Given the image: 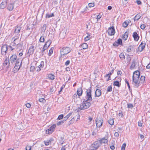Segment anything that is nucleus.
I'll return each instance as SVG.
<instances>
[{
	"label": "nucleus",
	"instance_id": "obj_3",
	"mask_svg": "<svg viewBox=\"0 0 150 150\" xmlns=\"http://www.w3.org/2000/svg\"><path fill=\"white\" fill-rule=\"evenodd\" d=\"M132 77V84L134 85L135 88H138L139 86V78L137 77V76Z\"/></svg>",
	"mask_w": 150,
	"mask_h": 150
},
{
	"label": "nucleus",
	"instance_id": "obj_58",
	"mask_svg": "<svg viewBox=\"0 0 150 150\" xmlns=\"http://www.w3.org/2000/svg\"><path fill=\"white\" fill-rule=\"evenodd\" d=\"M114 71V69H113L112 71H112V72H110V73L109 74H107L106 75H105V76L106 77H109V76H110V75H111L113 73V71Z\"/></svg>",
	"mask_w": 150,
	"mask_h": 150
},
{
	"label": "nucleus",
	"instance_id": "obj_2",
	"mask_svg": "<svg viewBox=\"0 0 150 150\" xmlns=\"http://www.w3.org/2000/svg\"><path fill=\"white\" fill-rule=\"evenodd\" d=\"M71 50V49L69 47H64L60 49V54L61 57L69 53Z\"/></svg>",
	"mask_w": 150,
	"mask_h": 150
},
{
	"label": "nucleus",
	"instance_id": "obj_13",
	"mask_svg": "<svg viewBox=\"0 0 150 150\" xmlns=\"http://www.w3.org/2000/svg\"><path fill=\"white\" fill-rule=\"evenodd\" d=\"M35 50L34 47L33 46H31L29 47L27 53V54L29 56L32 54Z\"/></svg>",
	"mask_w": 150,
	"mask_h": 150
},
{
	"label": "nucleus",
	"instance_id": "obj_47",
	"mask_svg": "<svg viewBox=\"0 0 150 150\" xmlns=\"http://www.w3.org/2000/svg\"><path fill=\"white\" fill-rule=\"evenodd\" d=\"M39 101L41 103H44L45 102L46 100L45 99L43 98H41L39 99Z\"/></svg>",
	"mask_w": 150,
	"mask_h": 150
},
{
	"label": "nucleus",
	"instance_id": "obj_46",
	"mask_svg": "<svg viewBox=\"0 0 150 150\" xmlns=\"http://www.w3.org/2000/svg\"><path fill=\"white\" fill-rule=\"evenodd\" d=\"M112 88L111 86H109L108 87L107 91L108 92H111L112 91Z\"/></svg>",
	"mask_w": 150,
	"mask_h": 150
},
{
	"label": "nucleus",
	"instance_id": "obj_1",
	"mask_svg": "<svg viewBox=\"0 0 150 150\" xmlns=\"http://www.w3.org/2000/svg\"><path fill=\"white\" fill-rule=\"evenodd\" d=\"M86 92V95L83 100H84V101L85 102L88 101L91 102L92 100L91 93V87H90L87 89Z\"/></svg>",
	"mask_w": 150,
	"mask_h": 150
},
{
	"label": "nucleus",
	"instance_id": "obj_39",
	"mask_svg": "<svg viewBox=\"0 0 150 150\" xmlns=\"http://www.w3.org/2000/svg\"><path fill=\"white\" fill-rule=\"evenodd\" d=\"M54 15L53 13H52L51 14H47L46 15V18H49L51 17H54Z\"/></svg>",
	"mask_w": 150,
	"mask_h": 150
},
{
	"label": "nucleus",
	"instance_id": "obj_10",
	"mask_svg": "<svg viewBox=\"0 0 150 150\" xmlns=\"http://www.w3.org/2000/svg\"><path fill=\"white\" fill-rule=\"evenodd\" d=\"M146 42L145 41H142L141 44L138 47V50L140 51L141 52L144 49L145 46L146 45Z\"/></svg>",
	"mask_w": 150,
	"mask_h": 150
},
{
	"label": "nucleus",
	"instance_id": "obj_38",
	"mask_svg": "<svg viewBox=\"0 0 150 150\" xmlns=\"http://www.w3.org/2000/svg\"><path fill=\"white\" fill-rule=\"evenodd\" d=\"M72 112H70L65 117H64V119L65 120H66L72 115Z\"/></svg>",
	"mask_w": 150,
	"mask_h": 150
},
{
	"label": "nucleus",
	"instance_id": "obj_56",
	"mask_svg": "<svg viewBox=\"0 0 150 150\" xmlns=\"http://www.w3.org/2000/svg\"><path fill=\"white\" fill-rule=\"evenodd\" d=\"M46 25L45 24H44L43 25V26L42 27V29L43 30H44L45 31L46 28Z\"/></svg>",
	"mask_w": 150,
	"mask_h": 150
},
{
	"label": "nucleus",
	"instance_id": "obj_27",
	"mask_svg": "<svg viewBox=\"0 0 150 150\" xmlns=\"http://www.w3.org/2000/svg\"><path fill=\"white\" fill-rule=\"evenodd\" d=\"M145 77L144 76H142L140 79L139 81V84L143 83L145 81Z\"/></svg>",
	"mask_w": 150,
	"mask_h": 150
},
{
	"label": "nucleus",
	"instance_id": "obj_63",
	"mask_svg": "<svg viewBox=\"0 0 150 150\" xmlns=\"http://www.w3.org/2000/svg\"><path fill=\"white\" fill-rule=\"evenodd\" d=\"M48 46L46 44H45L44 45L43 47L42 48L43 49L46 50L48 47Z\"/></svg>",
	"mask_w": 150,
	"mask_h": 150
},
{
	"label": "nucleus",
	"instance_id": "obj_21",
	"mask_svg": "<svg viewBox=\"0 0 150 150\" xmlns=\"http://www.w3.org/2000/svg\"><path fill=\"white\" fill-rule=\"evenodd\" d=\"M13 4H8L7 6V9L9 11H11L14 8Z\"/></svg>",
	"mask_w": 150,
	"mask_h": 150
},
{
	"label": "nucleus",
	"instance_id": "obj_51",
	"mask_svg": "<svg viewBox=\"0 0 150 150\" xmlns=\"http://www.w3.org/2000/svg\"><path fill=\"white\" fill-rule=\"evenodd\" d=\"M127 108H132L133 107V105L131 103H128L127 104Z\"/></svg>",
	"mask_w": 150,
	"mask_h": 150
},
{
	"label": "nucleus",
	"instance_id": "obj_6",
	"mask_svg": "<svg viewBox=\"0 0 150 150\" xmlns=\"http://www.w3.org/2000/svg\"><path fill=\"white\" fill-rule=\"evenodd\" d=\"M96 122L97 127H100L102 125L103 120L101 118H97L96 120Z\"/></svg>",
	"mask_w": 150,
	"mask_h": 150
},
{
	"label": "nucleus",
	"instance_id": "obj_37",
	"mask_svg": "<svg viewBox=\"0 0 150 150\" xmlns=\"http://www.w3.org/2000/svg\"><path fill=\"white\" fill-rule=\"evenodd\" d=\"M126 59L127 60V62L128 64L129 63L131 60V58L130 56L129 55H127V56L126 57Z\"/></svg>",
	"mask_w": 150,
	"mask_h": 150
},
{
	"label": "nucleus",
	"instance_id": "obj_57",
	"mask_svg": "<svg viewBox=\"0 0 150 150\" xmlns=\"http://www.w3.org/2000/svg\"><path fill=\"white\" fill-rule=\"evenodd\" d=\"M94 6V3H89L88 4V6L89 7H93Z\"/></svg>",
	"mask_w": 150,
	"mask_h": 150
},
{
	"label": "nucleus",
	"instance_id": "obj_31",
	"mask_svg": "<svg viewBox=\"0 0 150 150\" xmlns=\"http://www.w3.org/2000/svg\"><path fill=\"white\" fill-rule=\"evenodd\" d=\"M19 41L17 42L16 46H15V48H16V49H17L18 48L20 49L22 47V45L21 43H18Z\"/></svg>",
	"mask_w": 150,
	"mask_h": 150
},
{
	"label": "nucleus",
	"instance_id": "obj_20",
	"mask_svg": "<svg viewBox=\"0 0 150 150\" xmlns=\"http://www.w3.org/2000/svg\"><path fill=\"white\" fill-rule=\"evenodd\" d=\"M99 141L100 142L101 145L102 144V143H107L108 142V140L104 138L100 139Z\"/></svg>",
	"mask_w": 150,
	"mask_h": 150
},
{
	"label": "nucleus",
	"instance_id": "obj_8",
	"mask_svg": "<svg viewBox=\"0 0 150 150\" xmlns=\"http://www.w3.org/2000/svg\"><path fill=\"white\" fill-rule=\"evenodd\" d=\"M56 125H53L50 127L49 129L46 131V133L47 134H50L54 131Z\"/></svg>",
	"mask_w": 150,
	"mask_h": 150
},
{
	"label": "nucleus",
	"instance_id": "obj_14",
	"mask_svg": "<svg viewBox=\"0 0 150 150\" xmlns=\"http://www.w3.org/2000/svg\"><path fill=\"white\" fill-rule=\"evenodd\" d=\"M8 0H3L2 2L0 4V8L3 9L5 8L7 5Z\"/></svg>",
	"mask_w": 150,
	"mask_h": 150
},
{
	"label": "nucleus",
	"instance_id": "obj_45",
	"mask_svg": "<svg viewBox=\"0 0 150 150\" xmlns=\"http://www.w3.org/2000/svg\"><path fill=\"white\" fill-rule=\"evenodd\" d=\"M65 121H66V120H65L64 119L62 121H60L57 123V125H59L62 124V123H64Z\"/></svg>",
	"mask_w": 150,
	"mask_h": 150
},
{
	"label": "nucleus",
	"instance_id": "obj_55",
	"mask_svg": "<svg viewBox=\"0 0 150 150\" xmlns=\"http://www.w3.org/2000/svg\"><path fill=\"white\" fill-rule=\"evenodd\" d=\"M35 67L34 66H32L30 68V71L31 72H33L35 70Z\"/></svg>",
	"mask_w": 150,
	"mask_h": 150
},
{
	"label": "nucleus",
	"instance_id": "obj_22",
	"mask_svg": "<svg viewBox=\"0 0 150 150\" xmlns=\"http://www.w3.org/2000/svg\"><path fill=\"white\" fill-rule=\"evenodd\" d=\"M128 32H126L123 35L122 38V39L124 40H126L128 38Z\"/></svg>",
	"mask_w": 150,
	"mask_h": 150
},
{
	"label": "nucleus",
	"instance_id": "obj_5",
	"mask_svg": "<svg viewBox=\"0 0 150 150\" xmlns=\"http://www.w3.org/2000/svg\"><path fill=\"white\" fill-rule=\"evenodd\" d=\"M100 145V143L99 140L96 141L92 145L93 149H91L90 150H96L97 149Z\"/></svg>",
	"mask_w": 150,
	"mask_h": 150
},
{
	"label": "nucleus",
	"instance_id": "obj_32",
	"mask_svg": "<svg viewBox=\"0 0 150 150\" xmlns=\"http://www.w3.org/2000/svg\"><path fill=\"white\" fill-rule=\"evenodd\" d=\"M141 16L139 14H137L134 17V21H138L141 18Z\"/></svg>",
	"mask_w": 150,
	"mask_h": 150
},
{
	"label": "nucleus",
	"instance_id": "obj_33",
	"mask_svg": "<svg viewBox=\"0 0 150 150\" xmlns=\"http://www.w3.org/2000/svg\"><path fill=\"white\" fill-rule=\"evenodd\" d=\"M48 78L51 80H54V76L52 74H48Z\"/></svg>",
	"mask_w": 150,
	"mask_h": 150
},
{
	"label": "nucleus",
	"instance_id": "obj_62",
	"mask_svg": "<svg viewBox=\"0 0 150 150\" xmlns=\"http://www.w3.org/2000/svg\"><path fill=\"white\" fill-rule=\"evenodd\" d=\"M131 47L130 46L129 47H128L127 50V52H130L131 51Z\"/></svg>",
	"mask_w": 150,
	"mask_h": 150
},
{
	"label": "nucleus",
	"instance_id": "obj_52",
	"mask_svg": "<svg viewBox=\"0 0 150 150\" xmlns=\"http://www.w3.org/2000/svg\"><path fill=\"white\" fill-rule=\"evenodd\" d=\"M52 42L50 40H49L47 42H46V43H45V44H47V45L48 46V47H49L50 45L51 44Z\"/></svg>",
	"mask_w": 150,
	"mask_h": 150
},
{
	"label": "nucleus",
	"instance_id": "obj_43",
	"mask_svg": "<svg viewBox=\"0 0 150 150\" xmlns=\"http://www.w3.org/2000/svg\"><path fill=\"white\" fill-rule=\"evenodd\" d=\"M44 65V63L43 61H41L40 62V64L38 66L40 68H42Z\"/></svg>",
	"mask_w": 150,
	"mask_h": 150
},
{
	"label": "nucleus",
	"instance_id": "obj_4",
	"mask_svg": "<svg viewBox=\"0 0 150 150\" xmlns=\"http://www.w3.org/2000/svg\"><path fill=\"white\" fill-rule=\"evenodd\" d=\"M91 103L89 102H86L80 105V110H84L88 108L91 105Z\"/></svg>",
	"mask_w": 150,
	"mask_h": 150
},
{
	"label": "nucleus",
	"instance_id": "obj_7",
	"mask_svg": "<svg viewBox=\"0 0 150 150\" xmlns=\"http://www.w3.org/2000/svg\"><path fill=\"white\" fill-rule=\"evenodd\" d=\"M108 34L110 36L114 35L115 33V30L113 26L109 28L107 31Z\"/></svg>",
	"mask_w": 150,
	"mask_h": 150
},
{
	"label": "nucleus",
	"instance_id": "obj_25",
	"mask_svg": "<svg viewBox=\"0 0 150 150\" xmlns=\"http://www.w3.org/2000/svg\"><path fill=\"white\" fill-rule=\"evenodd\" d=\"M137 63L136 62L135 60H134L132 61V64L130 67V69H134L136 64Z\"/></svg>",
	"mask_w": 150,
	"mask_h": 150
},
{
	"label": "nucleus",
	"instance_id": "obj_59",
	"mask_svg": "<svg viewBox=\"0 0 150 150\" xmlns=\"http://www.w3.org/2000/svg\"><path fill=\"white\" fill-rule=\"evenodd\" d=\"M140 28L142 29H144L146 27V25L145 24H142L141 26H140Z\"/></svg>",
	"mask_w": 150,
	"mask_h": 150
},
{
	"label": "nucleus",
	"instance_id": "obj_60",
	"mask_svg": "<svg viewBox=\"0 0 150 150\" xmlns=\"http://www.w3.org/2000/svg\"><path fill=\"white\" fill-rule=\"evenodd\" d=\"M136 2L137 3V4L138 5H141L142 4V2L139 0H136Z\"/></svg>",
	"mask_w": 150,
	"mask_h": 150
},
{
	"label": "nucleus",
	"instance_id": "obj_9",
	"mask_svg": "<svg viewBox=\"0 0 150 150\" xmlns=\"http://www.w3.org/2000/svg\"><path fill=\"white\" fill-rule=\"evenodd\" d=\"M21 30V27L20 26H17L15 28L14 33L16 35V37L17 38H19L20 36L19 33Z\"/></svg>",
	"mask_w": 150,
	"mask_h": 150
},
{
	"label": "nucleus",
	"instance_id": "obj_36",
	"mask_svg": "<svg viewBox=\"0 0 150 150\" xmlns=\"http://www.w3.org/2000/svg\"><path fill=\"white\" fill-rule=\"evenodd\" d=\"M108 123L111 125H113L114 124V120L113 119H110L108 120Z\"/></svg>",
	"mask_w": 150,
	"mask_h": 150
},
{
	"label": "nucleus",
	"instance_id": "obj_44",
	"mask_svg": "<svg viewBox=\"0 0 150 150\" xmlns=\"http://www.w3.org/2000/svg\"><path fill=\"white\" fill-rule=\"evenodd\" d=\"M128 24V23H127L126 21H125L122 24V26L124 28L126 27Z\"/></svg>",
	"mask_w": 150,
	"mask_h": 150
},
{
	"label": "nucleus",
	"instance_id": "obj_29",
	"mask_svg": "<svg viewBox=\"0 0 150 150\" xmlns=\"http://www.w3.org/2000/svg\"><path fill=\"white\" fill-rule=\"evenodd\" d=\"M113 85L114 86H116L118 87H120L121 85V83L118 81H115L113 83Z\"/></svg>",
	"mask_w": 150,
	"mask_h": 150
},
{
	"label": "nucleus",
	"instance_id": "obj_28",
	"mask_svg": "<svg viewBox=\"0 0 150 150\" xmlns=\"http://www.w3.org/2000/svg\"><path fill=\"white\" fill-rule=\"evenodd\" d=\"M17 40H18L19 41H20V40L18 38H16L14 39V41L11 43V45L13 47H15L16 46L17 44V42H15Z\"/></svg>",
	"mask_w": 150,
	"mask_h": 150
},
{
	"label": "nucleus",
	"instance_id": "obj_11",
	"mask_svg": "<svg viewBox=\"0 0 150 150\" xmlns=\"http://www.w3.org/2000/svg\"><path fill=\"white\" fill-rule=\"evenodd\" d=\"M7 51V46L6 45H4L1 47V52L2 54L6 55Z\"/></svg>",
	"mask_w": 150,
	"mask_h": 150
},
{
	"label": "nucleus",
	"instance_id": "obj_24",
	"mask_svg": "<svg viewBox=\"0 0 150 150\" xmlns=\"http://www.w3.org/2000/svg\"><path fill=\"white\" fill-rule=\"evenodd\" d=\"M140 76V73L138 71H134L133 74V76L136 77L135 76H137V77L139 78Z\"/></svg>",
	"mask_w": 150,
	"mask_h": 150
},
{
	"label": "nucleus",
	"instance_id": "obj_48",
	"mask_svg": "<svg viewBox=\"0 0 150 150\" xmlns=\"http://www.w3.org/2000/svg\"><path fill=\"white\" fill-rule=\"evenodd\" d=\"M146 125L148 127H150V120L146 121Z\"/></svg>",
	"mask_w": 150,
	"mask_h": 150
},
{
	"label": "nucleus",
	"instance_id": "obj_53",
	"mask_svg": "<svg viewBox=\"0 0 150 150\" xmlns=\"http://www.w3.org/2000/svg\"><path fill=\"white\" fill-rule=\"evenodd\" d=\"M64 117V115L63 114H61L57 118L58 120H60L62 119Z\"/></svg>",
	"mask_w": 150,
	"mask_h": 150
},
{
	"label": "nucleus",
	"instance_id": "obj_18",
	"mask_svg": "<svg viewBox=\"0 0 150 150\" xmlns=\"http://www.w3.org/2000/svg\"><path fill=\"white\" fill-rule=\"evenodd\" d=\"M133 37L134 40L136 41H138L139 38V36L136 32H135L133 33Z\"/></svg>",
	"mask_w": 150,
	"mask_h": 150
},
{
	"label": "nucleus",
	"instance_id": "obj_42",
	"mask_svg": "<svg viewBox=\"0 0 150 150\" xmlns=\"http://www.w3.org/2000/svg\"><path fill=\"white\" fill-rule=\"evenodd\" d=\"M116 42L119 45H122V40L120 39H119Z\"/></svg>",
	"mask_w": 150,
	"mask_h": 150
},
{
	"label": "nucleus",
	"instance_id": "obj_15",
	"mask_svg": "<svg viewBox=\"0 0 150 150\" xmlns=\"http://www.w3.org/2000/svg\"><path fill=\"white\" fill-rule=\"evenodd\" d=\"M16 54H13L9 60L11 63L13 64V63L15 62L16 60Z\"/></svg>",
	"mask_w": 150,
	"mask_h": 150
},
{
	"label": "nucleus",
	"instance_id": "obj_19",
	"mask_svg": "<svg viewBox=\"0 0 150 150\" xmlns=\"http://www.w3.org/2000/svg\"><path fill=\"white\" fill-rule=\"evenodd\" d=\"M83 93V90L82 88L81 87L79 88L77 91V94L79 96H81Z\"/></svg>",
	"mask_w": 150,
	"mask_h": 150
},
{
	"label": "nucleus",
	"instance_id": "obj_54",
	"mask_svg": "<svg viewBox=\"0 0 150 150\" xmlns=\"http://www.w3.org/2000/svg\"><path fill=\"white\" fill-rule=\"evenodd\" d=\"M125 83L127 84V86H128V88L130 90V87L129 85V83L128 81H127V79H125Z\"/></svg>",
	"mask_w": 150,
	"mask_h": 150
},
{
	"label": "nucleus",
	"instance_id": "obj_35",
	"mask_svg": "<svg viewBox=\"0 0 150 150\" xmlns=\"http://www.w3.org/2000/svg\"><path fill=\"white\" fill-rule=\"evenodd\" d=\"M102 17V16L101 15H98L97 16L96 18H95V19H96V21H93L94 23H96L98 21V20L100 19Z\"/></svg>",
	"mask_w": 150,
	"mask_h": 150
},
{
	"label": "nucleus",
	"instance_id": "obj_34",
	"mask_svg": "<svg viewBox=\"0 0 150 150\" xmlns=\"http://www.w3.org/2000/svg\"><path fill=\"white\" fill-rule=\"evenodd\" d=\"M81 47L83 49H86L88 47V45L86 43H84L81 45Z\"/></svg>",
	"mask_w": 150,
	"mask_h": 150
},
{
	"label": "nucleus",
	"instance_id": "obj_41",
	"mask_svg": "<svg viewBox=\"0 0 150 150\" xmlns=\"http://www.w3.org/2000/svg\"><path fill=\"white\" fill-rule=\"evenodd\" d=\"M54 48L52 47L49 50V55L50 56L51 55V54H52Z\"/></svg>",
	"mask_w": 150,
	"mask_h": 150
},
{
	"label": "nucleus",
	"instance_id": "obj_40",
	"mask_svg": "<svg viewBox=\"0 0 150 150\" xmlns=\"http://www.w3.org/2000/svg\"><path fill=\"white\" fill-rule=\"evenodd\" d=\"M119 57L122 60H123L125 58V56L124 54L122 53L120 54L119 55Z\"/></svg>",
	"mask_w": 150,
	"mask_h": 150
},
{
	"label": "nucleus",
	"instance_id": "obj_61",
	"mask_svg": "<svg viewBox=\"0 0 150 150\" xmlns=\"http://www.w3.org/2000/svg\"><path fill=\"white\" fill-rule=\"evenodd\" d=\"M70 63V61L69 60H68L65 63V65L66 66H67Z\"/></svg>",
	"mask_w": 150,
	"mask_h": 150
},
{
	"label": "nucleus",
	"instance_id": "obj_16",
	"mask_svg": "<svg viewBox=\"0 0 150 150\" xmlns=\"http://www.w3.org/2000/svg\"><path fill=\"white\" fill-rule=\"evenodd\" d=\"M10 62L9 61V59L8 60L7 57L4 61V66L6 65V68H9Z\"/></svg>",
	"mask_w": 150,
	"mask_h": 150
},
{
	"label": "nucleus",
	"instance_id": "obj_23",
	"mask_svg": "<svg viewBox=\"0 0 150 150\" xmlns=\"http://www.w3.org/2000/svg\"><path fill=\"white\" fill-rule=\"evenodd\" d=\"M53 141V138H50L49 140H47V141H44V143L46 146L49 145V144L52 142Z\"/></svg>",
	"mask_w": 150,
	"mask_h": 150
},
{
	"label": "nucleus",
	"instance_id": "obj_30",
	"mask_svg": "<svg viewBox=\"0 0 150 150\" xmlns=\"http://www.w3.org/2000/svg\"><path fill=\"white\" fill-rule=\"evenodd\" d=\"M20 67H21L20 66L15 64V65L13 69L14 71H17L19 69Z\"/></svg>",
	"mask_w": 150,
	"mask_h": 150
},
{
	"label": "nucleus",
	"instance_id": "obj_17",
	"mask_svg": "<svg viewBox=\"0 0 150 150\" xmlns=\"http://www.w3.org/2000/svg\"><path fill=\"white\" fill-rule=\"evenodd\" d=\"M101 91L100 89H98L96 90L95 93V97H99L101 95Z\"/></svg>",
	"mask_w": 150,
	"mask_h": 150
},
{
	"label": "nucleus",
	"instance_id": "obj_64",
	"mask_svg": "<svg viewBox=\"0 0 150 150\" xmlns=\"http://www.w3.org/2000/svg\"><path fill=\"white\" fill-rule=\"evenodd\" d=\"M25 150H31V147L30 146H27L25 148Z\"/></svg>",
	"mask_w": 150,
	"mask_h": 150
},
{
	"label": "nucleus",
	"instance_id": "obj_49",
	"mask_svg": "<svg viewBox=\"0 0 150 150\" xmlns=\"http://www.w3.org/2000/svg\"><path fill=\"white\" fill-rule=\"evenodd\" d=\"M40 42H44L45 40V38L44 36H41L40 39Z\"/></svg>",
	"mask_w": 150,
	"mask_h": 150
},
{
	"label": "nucleus",
	"instance_id": "obj_50",
	"mask_svg": "<svg viewBox=\"0 0 150 150\" xmlns=\"http://www.w3.org/2000/svg\"><path fill=\"white\" fill-rule=\"evenodd\" d=\"M126 146V144L125 143H123L121 147V150H125Z\"/></svg>",
	"mask_w": 150,
	"mask_h": 150
},
{
	"label": "nucleus",
	"instance_id": "obj_26",
	"mask_svg": "<svg viewBox=\"0 0 150 150\" xmlns=\"http://www.w3.org/2000/svg\"><path fill=\"white\" fill-rule=\"evenodd\" d=\"M22 61L21 59H18L16 61V64L21 67L22 65Z\"/></svg>",
	"mask_w": 150,
	"mask_h": 150
},
{
	"label": "nucleus",
	"instance_id": "obj_12",
	"mask_svg": "<svg viewBox=\"0 0 150 150\" xmlns=\"http://www.w3.org/2000/svg\"><path fill=\"white\" fill-rule=\"evenodd\" d=\"M21 111L22 110H20V111L17 110L16 111V113L14 115V120H17L18 118L20 117V113Z\"/></svg>",
	"mask_w": 150,
	"mask_h": 150
}]
</instances>
